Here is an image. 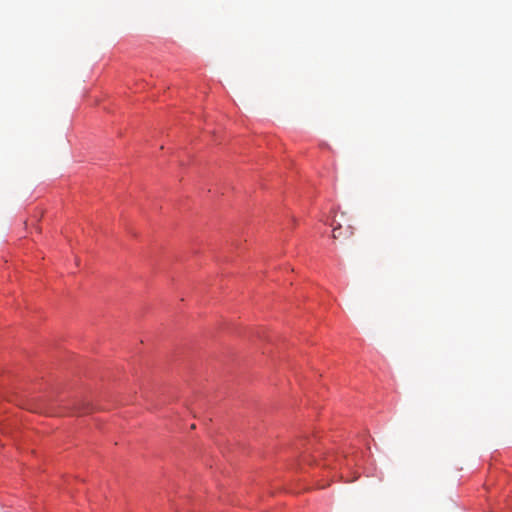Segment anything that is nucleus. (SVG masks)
<instances>
[{
	"instance_id": "f257e3e1",
	"label": "nucleus",
	"mask_w": 512,
	"mask_h": 512,
	"mask_svg": "<svg viewBox=\"0 0 512 512\" xmlns=\"http://www.w3.org/2000/svg\"><path fill=\"white\" fill-rule=\"evenodd\" d=\"M354 234V228L351 225L346 226L343 228L341 225H338L337 227L333 228V234L332 237L334 239H349Z\"/></svg>"
}]
</instances>
